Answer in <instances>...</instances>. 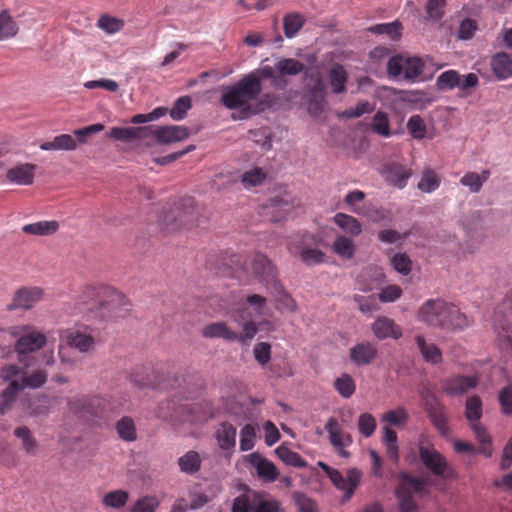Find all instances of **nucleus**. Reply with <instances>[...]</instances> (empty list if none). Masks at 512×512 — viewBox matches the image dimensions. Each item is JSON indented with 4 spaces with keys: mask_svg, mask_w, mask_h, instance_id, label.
I'll return each instance as SVG.
<instances>
[{
    "mask_svg": "<svg viewBox=\"0 0 512 512\" xmlns=\"http://www.w3.org/2000/svg\"><path fill=\"white\" fill-rule=\"evenodd\" d=\"M131 303L128 298L111 286L86 285L74 301V314L91 319L118 320L127 316Z\"/></svg>",
    "mask_w": 512,
    "mask_h": 512,
    "instance_id": "1",
    "label": "nucleus"
},
{
    "mask_svg": "<svg viewBox=\"0 0 512 512\" xmlns=\"http://www.w3.org/2000/svg\"><path fill=\"white\" fill-rule=\"evenodd\" d=\"M416 318L429 327L439 328L448 333L462 332L473 322L458 306L441 298L423 302Z\"/></svg>",
    "mask_w": 512,
    "mask_h": 512,
    "instance_id": "2",
    "label": "nucleus"
},
{
    "mask_svg": "<svg viewBox=\"0 0 512 512\" xmlns=\"http://www.w3.org/2000/svg\"><path fill=\"white\" fill-rule=\"evenodd\" d=\"M262 84L257 73H249L237 83L224 88L220 103L229 110L241 109L247 115L252 112L250 102L258 99Z\"/></svg>",
    "mask_w": 512,
    "mask_h": 512,
    "instance_id": "3",
    "label": "nucleus"
},
{
    "mask_svg": "<svg viewBox=\"0 0 512 512\" xmlns=\"http://www.w3.org/2000/svg\"><path fill=\"white\" fill-rule=\"evenodd\" d=\"M279 76H295L305 72L306 86L311 87L306 95L308 111L317 118L320 115V70L317 67H306L294 58H282L275 64Z\"/></svg>",
    "mask_w": 512,
    "mask_h": 512,
    "instance_id": "4",
    "label": "nucleus"
},
{
    "mask_svg": "<svg viewBox=\"0 0 512 512\" xmlns=\"http://www.w3.org/2000/svg\"><path fill=\"white\" fill-rule=\"evenodd\" d=\"M417 446L419 459L431 474L443 480H451L455 477V470L452 465L426 436L421 435L419 437Z\"/></svg>",
    "mask_w": 512,
    "mask_h": 512,
    "instance_id": "5",
    "label": "nucleus"
},
{
    "mask_svg": "<svg viewBox=\"0 0 512 512\" xmlns=\"http://www.w3.org/2000/svg\"><path fill=\"white\" fill-rule=\"evenodd\" d=\"M165 229L174 232L181 228H192L198 223V210L192 198L180 200L163 219Z\"/></svg>",
    "mask_w": 512,
    "mask_h": 512,
    "instance_id": "6",
    "label": "nucleus"
},
{
    "mask_svg": "<svg viewBox=\"0 0 512 512\" xmlns=\"http://www.w3.org/2000/svg\"><path fill=\"white\" fill-rule=\"evenodd\" d=\"M482 416V401L478 396H471L466 401L465 417L470 422L478 442L480 443V452L487 457L492 455V442L486 428L479 422Z\"/></svg>",
    "mask_w": 512,
    "mask_h": 512,
    "instance_id": "7",
    "label": "nucleus"
},
{
    "mask_svg": "<svg viewBox=\"0 0 512 512\" xmlns=\"http://www.w3.org/2000/svg\"><path fill=\"white\" fill-rule=\"evenodd\" d=\"M424 62L419 57L395 55L387 63V73L392 78L402 77L407 82L415 83L423 80Z\"/></svg>",
    "mask_w": 512,
    "mask_h": 512,
    "instance_id": "8",
    "label": "nucleus"
},
{
    "mask_svg": "<svg viewBox=\"0 0 512 512\" xmlns=\"http://www.w3.org/2000/svg\"><path fill=\"white\" fill-rule=\"evenodd\" d=\"M66 342L81 353H89L101 342L97 328L90 325H76L65 332Z\"/></svg>",
    "mask_w": 512,
    "mask_h": 512,
    "instance_id": "9",
    "label": "nucleus"
},
{
    "mask_svg": "<svg viewBox=\"0 0 512 512\" xmlns=\"http://www.w3.org/2000/svg\"><path fill=\"white\" fill-rule=\"evenodd\" d=\"M316 245L317 239L315 236L305 233L293 236L288 248L293 255L299 256L305 264L312 265L320 262V251L313 248Z\"/></svg>",
    "mask_w": 512,
    "mask_h": 512,
    "instance_id": "10",
    "label": "nucleus"
},
{
    "mask_svg": "<svg viewBox=\"0 0 512 512\" xmlns=\"http://www.w3.org/2000/svg\"><path fill=\"white\" fill-rule=\"evenodd\" d=\"M46 343L44 334L32 331L21 336L15 344V350L18 353L19 361L23 364L24 368L33 365L32 361L35 359L31 353L41 349Z\"/></svg>",
    "mask_w": 512,
    "mask_h": 512,
    "instance_id": "11",
    "label": "nucleus"
},
{
    "mask_svg": "<svg viewBox=\"0 0 512 512\" xmlns=\"http://www.w3.org/2000/svg\"><path fill=\"white\" fill-rule=\"evenodd\" d=\"M296 206L295 199L284 192L282 195L271 197L262 206V214L272 222H281L286 219L288 213Z\"/></svg>",
    "mask_w": 512,
    "mask_h": 512,
    "instance_id": "12",
    "label": "nucleus"
},
{
    "mask_svg": "<svg viewBox=\"0 0 512 512\" xmlns=\"http://www.w3.org/2000/svg\"><path fill=\"white\" fill-rule=\"evenodd\" d=\"M249 275H253L267 286L276 285L278 282L276 267L261 253H256L250 259Z\"/></svg>",
    "mask_w": 512,
    "mask_h": 512,
    "instance_id": "13",
    "label": "nucleus"
},
{
    "mask_svg": "<svg viewBox=\"0 0 512 512\" xmlns=\"http://www.w3.org/2000/svg\"><path fill=\"white\" fill-rule=\"evenodd\" d=\"M322 471L326 472L331 482L336 488L344 492L345 500H349L354 494L360 480V472L352 469L348 472V477L344 478L343 475L322 462Z\"/></svg>",
    "mask_w": 512,
    "mask_h": 512,
    "instance_id": "14",
    "label": "nucleus"
},
{
    "mask_svg": "<svg viewBox=\"0 0 512 512\" xmlns=\"http://www.w3.org/2000/svg\"><path fill=\"white\" fill-rule=\"evenodd\" d=\"M325 429L328 433L329 441L335 452L341 457H349V453L346 451V447L352 444L351 435L342 429L341 424L335 418H330L327 421Z\"/></svg>",
    "mask_w": 512,
    "mask_h": 512,
    "instance_id": "15",
    "label": "nucleus"
},
{
    "mask_svg": "<svg viewBox=\"0 0 512 512\" xmlns=\"http://www.w3.org/2000/svg\"><path fill=\"white\" fill-rule=\"evenodd\" d=\"M103 399L99 396H77L68 400V409L70 412L85 416H101L103 409L101 407Z\"/></svg>",
    "mask_w": 512,
    "mask_h": 512,
    "instance_id": "16",
    "label": "nucleus"
},
{
    "mask_svg": "<svg viewBox=\"0 0 512 512\" xmlns=\"http://www.w3.org/2000/svg\"><path fill=\"white\" fill-rule=\"evenodd\" d=\"M43 298V290L39 287H22L18 289L7 305L8 311L17 309L29 310Z\"/></svg>",
    "mask_w": 512,
    "mask_h": 512,
    "instance_id": "17",
    "label": "nucleus"
},
{
    "mask_svg": "<svg viewBox=\"0 0 512 512\" xmlns=\"http://www.w3.org/2000/svg\"><path fill=\"white\" fill-rule=\"evenodd\" d=\"M381 174L388 185L403 189L412 176V170L402 164L393 162L384 165Z\"/></svg>",
    "mask_w": 512,
    "mask_h": 512,
    "instance_id": "18",
    "label": "nucleus"
},
{
    "mask_svg": "<svg viewBox=\"0 0 512 512\" xmlns=\"http://www.w3.org/2000/svg\"><path fill=\"white\" fill-rule=\"evenodd\" d=\"M247 461L256 469L259 478L266 482L275 481L279 472L273 462L264 458L260 453L253 452L247 457Z\"/></svg>",
    "mask_w": 512,
    "mask_h": 512,
    "instance_id": "19",
    "label": "nucleus"
},
{
    "mask_svg": "<svg viewBox=\"0 0 512 512\" xmlns=\"http://www.w3.org/2000/svg\"><path fill=\"white\" fill-rule=\"evenodd\" d=\"M478 379L475 376L457 375L442 381V390L449 395H458L476 387Z\"/></svg>",
    "mask_w": 512,
    "mask_h": 512,
    "instance_id": "20",
    "label": "nucleus"
},
{
    "mask_svg": "<svg viewBox=\"0 0 512 512\" xmlns=\"http://www.w3.org/2000/svg\"><path fill=\"white\" fill-rule=\"evenodd\" d=\"M430 421L438 430V432L446 436L449 432V427L447 423V416L445 413L444 406L440 403L438 399L430 398L427 401V409H425Z\"/></svg>",
    "mask_w": 512,
    "mask_h": 512,
    "instance_id": "21",
    "label": "nucleus"
},
{
    "mask_svg": "<svg viewBox=\"0 0 512 512\" xmlns=\"http://www.w3.org/2000/svg\"><path fill=\"white\" fill-rule=\"evenodd\" d=\"M378 349L376 344L368 341L357 343L350 349V359L358 366L370 364L377 356Z\"/></svg>",
    "mask_w": 512,
    "mask_h": 512,
    "instance_id": "22",
    "label": "nucleus"
},
{
    "mask_svg": "<svg viewBox=\"0 0 512 512\" xmlns=\"http://www.w3.org/2000/svg\"><path fill=\"white\" fill-rule=\"evenodd\" d=\"M372 331L376 338L384 340L387 338L399 339L402 336V329L393 319L385 316L378 317L372 324Z\"/></svg>",
    "mask_w": 512,
    "mask_h": 512,
    "instance_id": "23",
    "label": "nucleus"
},
{
    "mask_svg": "<svg viewBox=\"0 0 512 512\" xmlns=\"http://www.w3.org/2000/svg\"><path fill=\"white\" fill-rule=\"evenodd\" d=\"M37 166L31 163L18 164L6 172L9 182L17 185H31L34 181Z\"/></svg>",
    "mask_w": 512,
    "mask_h": 512,
    "instance_id": "24",
    "label": "nucleus"
},
{
    "mask_svg": "<svg viewBox=\"0 0 512 512\" xmlns=\"http://www.w3.org/2000/svg\"><path fill=\"white\" fill-rule=\"evenodd\" d=\"M190 131L182 125L159 126L157 131V143L170 144L180 142L188 138Z\"/></svg>",
    "mask_w": 512,
    "mask_h": 512,
    "instance_id": "25",
    "label": "nucleus"
},
{
    "mask_svg": "<svg viewBox=\"0 0 512 512\" xmlns=\"http://www.w3.org/2000/svg\"><path fill=\"white\" fill-rule=\"evenodd\" d=\"M236 428L229 422H223L215 432L218 446L223 451H233L236 445Z\"/></svg>",
    "mask_w": 512,
    "mask_h": 512,
    "instance_id": "26",
    "label": "nucleus"
},
{
    "mask_svg": "<svg viewBox=\"0 0 512 512\" xmlns=\"http://www.w3.org/2000/svg\"><path fill=\"white\" fill-rule=\"evenodd\" d=\"M205 338H221L228 342L236 341V331L232 330L226 322L219 321L206 325L202 330Z\"/></svg>",
    "mask_w": 512,
    "mask_h": 512,
    "instance_id": "27",
    "label": "nucleus"
},
{
    "mask_svg": "<svg viewBox=\"0 0 512 512\" xmlns=\"http://www.w3.org/2000/svg\"><path fill=\"white\" fill-rule=\"evenodd\" d=\"M491 68L499 80L512 77V60L505 52L495 54L491 59Z\"/></svg>",
    "mask_w": 512,
    "mask_h": 512,
    "instance_id": "28",
    "label": "nucleus"
},
{
    "mask_svg": "<svg viewBox=\"0 0 512 512\" xmlns=\"http://www.w3.org/2000/svg\"><path fill=\"white\" fill-rule=\"evenodd\" d=\"M348 74L340 64H335L328 73L329 87L334 94H341L346 91Z\"/></svg>",
    "mask_w": 512,
    "mask_h": 512,
    "instance_id": "29",
    "label": "nucleus"
},
{
    "mask_svg": "<svg viewBox=\"0 0 512 512\" xmlns=\"http://www.w3.org/2000/svg\"><path fill=\"white\" fill-rule=\"evenodd\" d=\"M58 229L59 223L55 220L39 221L22 227L23 233L35 236H49L56 233Z\"/></svg>",
    "mask_w": 512,
    "mask_h": 512,
    "instance_id": "30",
    "label": "nucleus"
},
{
    "mask_svg": "<svg viewBox=\"0 0 512 512\" xmlns=\"http://www.w3.org/2000/svg\"><path fill=\"white\" fill-rule=\"evenodd\" d=\"M490 171L483 170L480 174L476 172H467L460 179V184L468 187L471 193L481 191L483 184L489 179Z\"/></svg>",
    "mask_w": 512,
    "mask_h": 512,
    "instance_id": "31",
    "label": "nucleus"
},
{
    "mask_svg": "<svg viewBox=\"0 0 512 512\" xmlns=\"http://www.w3.org/2000/svg\"><path fill=\"white\" fill-rule=\"evenodd\" d=\"M415 342L423 356V358L432 364H438L442 361V353L440 349L433 343H427L421 335L415 337Z\"/></svg>",
    "mask_w": 512,
    "mask_h": 512,
    "instance_id": "32",
    "label": "nucleus"
},
{
    "mask_svg": "<svg viewBox=\"0 0 512 512\" xmlns=\"http://www.w3.org/2000/svg\"><path fill=\"white\" fill-rule=\"evenodd\" d=\"M274 293L276 295V308L281 312L294 313L297 310V304L290 294H288L284 288L277 282L276 285H272Z\"/></svg>",
    "mask_w": 512,
    "mask_h": 512,
    "instance_id": "33",
    "label": "nucleus"
},
{
    "mask_svg": "<svg viewBox=\"0 0 512 512\" xmlns=\"http://www.w3.org/2000/svg\"><path fill=\"white\" fill-rule=\"evenodd\" d=\"M181 472L193 475L201 468V458L198 452L190 450L178 459Z\"/></svg>",
    "mask_w": 512,
    "mask_h": 512,
    "instance_id": "34",
    "label": "nucleus"
},
{
    "mask_svg": "<svg viewBox=\"0 0 512 512\" xmlns=\"http://www.w3.org/2000/svg\"><path fill=\"white\" fill-rule=\"evenodd\" d=\"M18 381H12L0 394V414H5L12 408L18 393L21 391Z\"/></svg>",
    "mask_w": 512,
    "mask_h": 512,
    "instance_id": "35",
    "label": "nucleus"
},
{
    "mask_svg": "<svg viewBox=\"0 0 512 512\" xmlns=\"http://www.w3.org/2000/svg\"><path fill=\"white\" fill-rule=\"evenodd\" d=\"M226 264L232 269V276L242 278L249 276L250 259L241 254H231Z\"/></svg>",
    "mask_w": 512,
    "mask_h": 512,
    "instance_id": "36",
    "label": "nucleus"
},
{
    "mask_svg": "<svg viewBox=\"0 0 512 512\" xmlns=\"http://www.w3.org/2000/svg\"><path fill=\"white\" fill-rule=\"evenodd\" d=\"M14 435L22 441V448L28 455L36 454L38 443L27 426L16 427L14 429Z\"/></svg>",
    "mask_w": 512,
    "mask_h": 512,
    "instance_id": "37",
    "label": "nucleus"
},
{
    "mask_svg": "<svg viewBox=\"0 0 512 512\" xmlns=\"http://www.w3.org/2000/svg\"><path fill=\"white\" fill-rule=\"evenodd\" d=\"M305 23V18L299 13H288L283 17V29L287 38L294 37Z\"/></svg>",
    "mask_w": 512,
    "mask_h": 512,
    "instance_id": "38",
    "label": "nucleus"
},
{
    "mask_svg": "<svg viewBox=\"0 0 512 512\" xmlns=\"http://www.w3.org/2000/svg\"><path fill=\"white\" fill-rule=\"evenodd\" d=\"M335 223L346 233L357 236L362 231L361 223L353 216L344 213H337L334 216Z\"/></svg>",
    "mask_w": 512,
    "mask_h": 512,
    "instance_id": "39",
    "label": "nucleus"
},
{
    "mask_svg": "<svg viewBox=\"0 0 512 512\" xmlns=\"http://www.w3.org/2000/svg\"><path fill=\"white\" fill-rule=\"evenodd\" d=\"M267 178V172L260 167H254L241 176V182L246 189L262 185Z\"/></svg>",
    "mask_w": 512,
    "mask_h": 512,
    "instance_id": "40",
    "label": "nucleus"
},
{
    "mask_svg": "<svg viewBox=\"0 0 512 512\" xmlns=\"http://www.w3.org/2000/svg\"><path fill=\"white\" fill-rule=\"evenodd\" d=\"M334 388L343 398H350L356 390V384L351 375L343 373L334 380Z\"/></svg>",
    "mask_w": 512,
    "mask_h": 512,
    "instance_id": "41",
    "label": "nucleus"
},
{
    "mask_svg": "<svg viewBox=\"0 0 512 512\" xmlns=\"http://www.w3.org/2000/svg\"><path fill=\"white\" fill-rule=\"evenodd\" d=\"M372 131L382 137H390L392 135L388 114L378 111L373 116L371 123Z\"/></svg>",
    "mask_w": 512,
    "mask_h": 512,
    "instance_id": "42",
    "label": "nucleus"
},
{
    "mask_svg": "<svg viewBox=\"0 0 512 512\" xmlns=\"http://www.w3.org/2000/svg\"><path fill=\"white\" fill-rule=\"evenodd\" d=\"M116 431L124 441H134L137 438L134 421L130 417H123L116 423Z\"/></svg>",
    "mask_w": 512,
    "mask_h": 512,
    "instance_id": "43",
    "label": "nucleus"
},
{
    "mask_svg": "<svg viewBox=\"0 0 512 512\" xmlns=\"http://www.w3.org/2000/svg\"><path fill=\"white\" fill-rule=\"evenodd\" d=\"M18 26L7 10L0 13V40L14 37Z\"/></svg>",
    "mask_w": 512,
    "mask_h": 512,
    "instance_id": "44",
    "label": "nucleus"
},
{
    "mask_svg": "<svg viewBox=\"0 0 512 512\" xmlns=\"http://www.w3.org/2000/svg\"><path fill=\"white\" fill-rule=\"evenodd\" d=\"M439 186L440 179L433 170L426 169L422 172L421 179L417 185L420 191L430 193L438 189Z\"/></svg>",
    "mask_w": 512,
    "mask_h": 512,
    "instance_id": "45",
    "label": "nucleus"
},
{
    "mask_svg": "<svg viewBox=\"0 0 512 512\" xmlns=\"http://www.w3.org/2000/svg\"><path fill=\"white\" fill-rule=\"evenodd\" d=\"M402 25L399 21L391 23L376 24L368 28V31L374 34H386L392 40H396L401 35Z\"/></svg>",
    "mask_w": 512,
    "mask_h": 512,
    "instance_id": "46",
    "label": "nucleus"
},
{
    "mask_svg": "<svg viewBox=\"0 0 512 512\" xmlns=\"http://www.w3.org/2000/svg\"><path fill=\"white\" fill-rule=\"evenodd\" d=\"M232 512H255V493H243L233 500Z\"/></svg>",
    "mask_w": 512,
    "mask_h": 512,
    "instance_id": "47",
    "label": "nucleus"
},
{
    "mask_svg": "<svg viewBox=\"0 0 512 512\" xmlns=\"http://www.w3.org/2000/svg\"><path fill=\"white\" fill-rule=\"evenodd\" d=\"M46 380L47 374L45 371L41 369H37L29 376H27L26 372L24 371V375L22 376L20 381H18V385L21 386L22 390L26 387L39 388L45 384Z\"/></svg>",
    "mask_w": 512,
    "mask_h": 512,
    "instance_id": "48",
    "label": "nucleus"
},
{
    "mask_svg": "<svg viewBox=\"0 0 512 512\" xmlns=\"http://www.w3.org/2000/svg\"><path fill=\"white\" fill-rule=\"evenodd\" d=\"M460 74L456 70H447L437 78V87L440 90H452L459 85Z\"/></svg>",
    "mask_w": 512,
    "mask_h": 512,
    "instance_id": "49",
    "label": "nucleus"
},
{
    "mask_svg": "<svg viewBox=\"0 0 512 512\" xmlns=\"http://www.w3.org/2000/svg\"><path fill=\"white\" fill-rule=\"evenodd\" d=\"M333 250L340 257L351 259L355 253V245L351 239L340 236L334 241Z\"/></svg>",
    "mask_w": 512,
    "mask_h": 512,
    "instance_id": "50",
    "label": "nucleus"
},
{
    "mask_svg": "<svg viewBox=\"0 0 512 512\" xmlns=\"http://www.w3.org/2000/svg\"><path fill=\"white\" fill-rule=\"evenodd\" d=\"M97 26L107 34H114L123 29L124 21L109 15H102L98 19Z\"/></svg>",
    "mask_w": 512,
    "mask_h": 512,
    "instance_id": "51",
    "label": "nucleus"
},
{
    "mask_svg": "<svg viewBox=\"0 0 512 512\" xmlns=\"http://www.w3.org/2000/svg\"><path fill=\"white\" fill-rule=\"evenodd\" d=\"M408 417L409 416L407 411L404 408L399 407L395 410H389L386 413H384L381 416V421L388 425L400 427L408 420Z\"/></svg>",
    "mask_w": 512,
    "mask_h": 512,
    "instance_id": "52",
    "label": "nucleus"
},
{
    "mask_svg": "<svg viewBox=\"0 0 512 512\" xmlns=\"http://www.w3.org/2000/svg\"><path fill=\"white\" fill-rule=\"evenodd\" d=\"M128 493L124 490H115L105 494L103 504L107 507L120 509L124 507L128 500Z\"/></svg>",
    "mask_w": 512,
    "mask_h": 512,
    "instance_id": "53",
    "label": "nucleus"
},
{
    "mask_svg": "<svg viewBox=\"0 0 512 512\" xmlns=\"http://www.w3.org/2000/svg\"><path fill=\"white\" fill-rule=\"evenodd\" d=\"M191 108V99L189 96H182L178 98L170 110V117L175 121H180L185 118L188 110Z\"/></svg>",
    "mask_w": 512,
    "mask_h": 512,
    "instance_id": "54",
    "label": "nucleus"
},
{
    "mask_svg": "<svg viewBox=\"0 0 512 512\" xmlns=\"http://www.w3.org/2000/svg\"><path fill=\"white\" fill-rule=\"evenodd\" d=\"M256 429L253 425L247 424L240 431V450L249 451L254 447Z\"/></svg>",
    "mask_w": 512,
    "mask_h": 512,
    "instance_id": "55",
    "label": "nucleus"
},
{
    "mask_svg": "<svg viewBox=\"0 0 512 512\" xmlns=\"http://www.w3.org/2000/svg\"><path fill=\"white\" fill-rule=\"evenodd\" d=\"M276 453L281 458V460L288 465L294 467H303L305 465V461L297 452H294L286 447H278L276 449Z\"/></svg>",
    "mask_w": 512,
    "mask_h": 512,
    "instance_id": "56",
    "label": "nucleus"
},
{
    "mask_svg": "<svg viewBox=\"0 0 512 512\" xmlns=\"http://www.w3.org/2000/svg\"><path fill=\"white\" fill-rule=\"evenodd\" d=\"M446 0H427L425 10L427 19L439 21L444 15Z\"/></svg>",
    "mask_w": 512,
    "mask_h": 512,
    "instance_id": "57",
    "label": "nucleus"
},
{
    "mask_svg": "<svg viewBox=\"0 0 512 512\" xmlns=\"http://www.w3.org/2000/svg\"><path fill=\"white\" fill-rule=\"evenodd\" d=\"M135 132H139L135 127H113L107 133V136L114 140L130 142L135 140Z\"/></svg>",
    "mask_w": 512,
    "mask_h": 512,
    "instance_id": "58",
    "label": "nucleus"
},
{
    "mask_svg": "<svg viewBox=\"0 0 512 512\" xmlns=\"http://www.w3.org/2000/svg\"><path fill=\"white\" fill-rule=\"evenodd\" d=\"M359 432L366 438L373 435L376 429V420L370 413H363L358 419Z\"/></svg>",
    "mask_w": 512,
    "mask_h": 512,
    "instance_id": "59",
    "label": "nucleus"
},
{
    "mask_svg": "<svg viewBox=\"0 0 512 512\" xmlns=\"http://www.w3.org/2000/svg\"><path fill=\"white\" fill-rule=\"evenodd\" d=\"M375 109V104L367 101L361 100L357 103L355 107H351L343 112V115L346 118H358L364 114H368L373 112Z\"/></svg>",
    "mask_w": 512,
    "mask_h": 512,
    "instance_id": "60",
    "label": "nucleus"
},
{
    "mask_svg": "<svg viewBox=\"0 0 512 512\" xmlns=\"http://www.w3.org/2000/svg\"><path fill=\"white\" fill-rule=\"evenodd\" d=\"M407 129L413 138L422 139L425 137L426 126L419 115L410 117L407 123Z\"/></svg>",
    "mask_w": 512,
    "mask_h": 512,
    "instance_id": "61",
    "label": "nucleus"
},
{
    "mask_svg": "<svg viewBox=\"0 0 512 512\" xmlns=\"http://www.w3.org/2000/svg\"><path fill=\"white\" fill-rule=\"evenodd\" d=\"M476 30L477 22L474 19L465 18L459 24L457 37L460 40H469L474 36Z\"/></svg>",
    "mask_w": 512,
    "mask_h": 512,
    "instance_id": "62",
    "label": "nucleus"
},
{
    "mask_svg": "<svg viewBox=\"0 0 512 512\" xmlns=\"http://www.w3.org/2000/svg\"><path fill=\"white\" fill-rule=\"evenodd\" d=\"M391 263L394 269L402 275H408L411 271L412 262L405 253H397L392 259Z\"/></svg>",
    "mask_w": 512,
    "mask_h": 512,
    "instance_id": "63",
    "label": "nucleus"
},
{
    "mask_svg": "<svg viewBox=\"0 0 512 512\" xmlns=\"http://www.w3.org/2000/svg\"><path fill=\"white\" fill-rule=\"evenodd\" d=\"M499 403L505 415H512V387L505 386L499 393Z\"/></svg>",
    "mask_w": 512,
    "mask_h": 512,
    "instance_id": "64",
    "label": "nucleus"
}]
</instances>
